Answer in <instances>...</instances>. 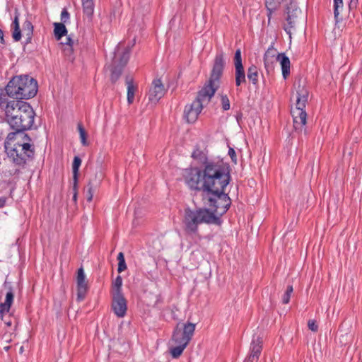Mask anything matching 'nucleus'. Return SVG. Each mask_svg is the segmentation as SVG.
Instances as JSON below:
<instances>
[{
    "mask_svg": "<svg viewBox=\"0 0 362 362\" xmlns=\"http://www.w3.org/2000/svg\"><path fill=\"white\" fill-rule=\"evenodd\" d=\"M23 141L17 140L16 133H8L4 141L5 152L13 164L24 168L27 162L32 160L35 156V146L31 138L24 134Z\"/></svg>",
    "mask_w": 362,
    "mask_h": 362,
    "instance_id": "7ed1b4c3",
    "label": "nucleus"
},
{
    "mask_svg": "<svg viewBox=\"0 0 362 362\" xmlns=\"http://www.w3.org/2000/svg\"><path fill=\"white\" fill-rule=\"evenodd\" d=\"M221 103L222 108L224 111L228 110L230 107V100L226 94H221Z\"/></svg>",
    "mask_w": 362,
    "mask_h": 362,
    "instance_id": "4c0bfd02",
    "label": "nucleus"
},
{
    "mask_svg": "<svg viewBox=\"0 0 362 362\" xmlns=\"http://www.w3.org/2000/svg\"><path fill=\"white\" fill-rule=\"evenodd\" d=\"M37 92V82L28 75L13 76L4 89H0V93L16 99V100H28L35 96Z\"/></svg>",
    "mask_w": 362,
    "mask_h": 362,
    "instance_id": "20e7f679",
    "label": "nucleus"
},
{
    "mask_svg": "<svg viewBox=\"0 0 362 362\" xmlns=\"http://www.w3.org/2000/svg\"><path fill=\"white\" fill-rule=\"evenodd\" d=\"M276 61L279 62L283 77L286 79L290 74L291 62L289 58L284 53H279L276 56Z\"/></svg>",
    "mask_w": 362,
    "mask_h": 362,
    "instance_id": "6ab92c4d",
    "label": "nucleus"
},
{
    "mask_svg": "<svg viewBox=\"0 0 362 362\" xmlns=\"http://www.w3.org/2000/svg\"><path fill=\"white\" fill-rule=\"evenodd\" d=\"M225 65L224 54L221 52L216 55L209 79L204 85L203 88L198 91L197 98L194 100V102H199V104L202 107L211 101V99L218 89L220 79L223 75Z\"/></svg>",
    "mask_w": 362,
    "mask_h": 362,
    "instance_id": "39448f33",
    "label": "nucleus"
},
{
    "mask_svg": "<svg viewBox=\"0 0 362 362\" xmlns=\"http://www.w3.org/2000/svg\"><path fill=\"white\" fill-rule=\"evenodd\" d=\"M187 345H186V342L182 344H177L176 346L172 347L170 349V354L173 358H177L181 356L184 349L186 348Z\"/></svg>",
    "mask_w": 362,
    "mask_h": 362,
    "instance_id": "c756f323",
    "label": "nucleus"
},
{
    "mask_svg": "<svg viewBox=\"0 0 362 362\" xmlns=\"http://www.w3.org/2000/svg\"><path fill=\"white\" fill-rule=\"evenodd\" d=\"M122 279L118 275L112 283L111 295L123 294L122 293Z\"/></svg>",
    "mask_w": 362,
    "mask_h": 362,
    "instance_id": "393cba45",
    "label": "nucleus"
},
{
    "mask_svg": "<svg viewBox=\"0 0 362 362\" xmlns=\"http://www.w3.org/2000/svg\"><path fill=\"white\" fill-rule=\"evenodd\" d=\"M67 29L62 23H54V35L57 40H60L62 37L66 35Z\"/></svg>",
    "mask_w": 362,
    "mask_h": 362,
    "instance_id": "5701e85b",
    "label": "nucleus"
},
{
    "mask_svg": "<svg viewBox=\"0 0 362 362\" xmlns=\"http://www.w3.org/2000/svg\"><path fill=\"white\" fill-rule=\"evenodd\" d=\"M294 86L296 88V108L291 110L293 119L306 113L304 109L309 94L308 90L305 88V84L301 83V80H299Z\"/></svg>",
    "mask_w": 362,
    "mask_h": 362,
    "instance_id": "9d476101",
    "label": "nucleus"
},
{
    "mask_svg": "<svg viewBox=\"0 0 362 362\" xmlns=\"http://www.w3.org/2000/svg\"><path fill=\"white\" fill-rule=\"evenodd\" d=\"M0 108L5 113V119L16 133L30 129L34 124L35 112L28 103L23 100H9L0 93Z\"/></svg>",
    "mask_w": 362,
    "mask_h": 362,
    "instance_id": "f03ea898",
    "label": "nucleus"
},
{
    "mask_svg": "<svg viewBox=\"0 0 362 362\" xmlns=\"http://www.w3.org/2000/svg\"><path fill=\"white\" fill-rule=\"evenodd\" d=\"M334 1V15L336 21H339V16L340 9L342 10L344 7L343 0H333Z\"/></svg>",
    "mask_w": 362,
    "mask_h": 362,
    "instance_id": "7c9ffc66",
    "label": "nucleus"
},
{
    "mask_svg": "<svg viewBox=\"0 0 362 362\" xmlns=\"http://www.w3.org/2000/svg\"><path fill=\"white\" fill-rule=\"evenodd\" d=\"M7 324V325L10 326L11 325V323L10 322H6Z\"/></svg>",
    "mask_w": 362,
    "mask_h": 362,
    "instance_id": "864d4df0",
    "label": "nucleus"
},
{
    "mask_svg": "<svg viewBox=\"0 0 362 362\" xmlns=\"http://www.w3.org/2000/svg\"><path fill=\"white\" fill-rule=\"evenodd\" d=\"M129 47L125 48L122 52H119V46L115 48L111 65V81L113 83L116 82L121 76L123 68L129 61Z\"/></svg>",
    "mask_w": 362,
    "mask_h": 362,
    "instance_id": "0eeeda50",
    "label": "nucleus"
},
{
    "mask_svg": "<svg viewBox=\"0 0 362 362\" xmlns=\"http://www.w3.org/2000/svg\"><path fill=\"white\" fill-rule=\"evenodd\" d=\"M0 43L2 45L5 44V40L4 38V32L1 29H0Z\"/></svg>",
    "mask_w": 362,
    "mask_h": 362,
    "instance_id": "a18cd8bd",
    "label": "nucleus"
},
{
    "mask_svg": "<svg viewBox=\"0 0 362 362\" xmlns=\"http://www.w3.org/2000/svg\"><path fill=\"white\" fill-rule=\"evenodd\" d=\"M293 291V286L288 285L282 296V303L288 304L290 301L291 296Z\"/></svg>",
    "mask_w": 362,
    "mask_h": 362,
    "instance_id": "f704fd0d",
    "label": "nucleus"
},
{
    "mask_svg": "<svg viewBox=\"0 0 362 362\" xmlns=\"http://www.w3.org/2000/svg\"><path fill=\"white\" fill-rule=\"evenodd\" d=\"M192 157L194 159L199 160V162L204 165L203 170L199 169L201 171V183L205 182V172L206 170V168H216L218 167L220 169L223 170L225 173L230 171V166L228 164L224 163L223 161H213L208 160V158L206 154L198 147L197 146L196 149L192 152Z\"/></svg>",
    "mask_w": 362,
    "mask_h": 362,
    "instance_id": "6e6552de",
    "label": "nucleus"
},
{
    "mask_svg": "<svg viewBox=\"0 0 362 362\" xmlns=\"http://www.w3.org/2000/svg\"><path fill=\"white\" fill-rule=\"evenodd\" d=\"M69 13H68V11L66 9H64L61 13V20L63 21L64 22H66V20L69 19Z\"/></svg>",
    "mask_w": 362,
    "mask_h": 362,
    "instance_id": "37998d69",
    "label": "nucleus"
},
{
    "mask_svg": "<svg viewBox=\"0 0 362 362\" xmlns=\"http://www.w3.org/2000/svg\"><path fill=\"white\" fill-rule=\"evenodd\" d=\"M103 178V175L101 171L96 173L93 178L90 179L88 184L86 186V199L88 202H91L93 197V193L98 187L100 185V182Z\"/></svg>",
    "mask_w": 362,
    "mask_h": 362,
    "instance_id": "a211bd4d",
    "label": "nucleus"
},
{
    "mask_svg": "<svg viewBox=\"0 0 362 362\" xmlns=\"http://www.w3.org/2000/svg\"><path fill=\"white\" fill-rule=\"evenodd\" d=\"M308 327L309 329L313 332H317L318 330V325L316 323V321L314 320H310L308 322Z\"/></svg>",
    "mask_w": 362,
    "mask_h": 362,
    "instance_id": "a19ab883",
    "label": "nucleus"
},
{
    "mask_svg": "<svg viewBox=\"0 0 362 362\" xmlns=\"http://www.w3.org/2000/svg\"><path fill=\"white\" fill-rule=\"evenodd\" d=\"M126 83L127 85V101L129 104H132L134 100L136 87L133 83V79L129 76L126 78Z\"/></svg>",
    "mask_w": 362,
    "mask_h": 362,
    "instance_id": "4be33fe9",
    "label": "nucleus"
},
{
    "mask_svg": "<svg viewBox=\"0 0 362 362\" xmlns=\"http://www.w3.org/2000/svg\"><path fill=\"white\" fill-rule=\"evenodd\" d=\"M247 78L251 81L252 84L256 85L258 83V69L256 66L252 65L247 69Z\"/></svg>",
    "mask_w": 362,
    "mask_h": 362,
    "instance_id": "a878e982",
    "label": "nucleus"
},
{
    "mask_svg": "<svg viewBox=\"0 0 362 362\" xmlns=\"http://www.w3.org/2000/svg\"><path fill=\"white\" fill-rule=\"evenodd\" d=\"M357 4H358V0H351V1L349 3V7L351 8L353 4H354L356 6Z\"/></svg>",
    "mask_w": 362,
    "mask_h": 362,
    "instance_id": "09e8293b",
    "label": "nucleus"
},
{
    "mask_svg": "<svg viewBox=\"0 0 362 362\" xmlns=\"http://www.w3.org/2000/svg\"><path fill=\"white\" fill-rule=\"evenodd\" d=\"M205 182L201 183V171L198 168L185 169L184 178L191 189L202 192V201L210 212L216 216L226 213L231 200L225 189L230 181V171L224 172L218 167L206 168Z\"/></svg>",
    "mask_w": 362,
    "mask_h": 362,
    "instance_id": "f257e3e1",
    "label": "nucleus"
},
{
    "mask_svg": "<svg viewBox=\"0 0 362 362\" xmlns=\"http://www.w3.org/2000/svg\"><path fill=\"white\" fill-rule=\"evenodd\" d=\"M84 16L89 21H92L94 13V4L93 0H81Z\"/></svg>",
    "mask_w": 362,
    "mask_h": 362,
    "instance_id": "412c9836",
    "label": "nucleus"
},
{
    "mask_svg": "<svg viewBox=\"0 0 362 362\" xmlns=\"http://www.w3.org/2000/svg\"><path fill=\"white\" fill-rule=\"evenodd\" d=\"M21 173L20 169H16L13 175H18Z\"/></svg>",
    "mask_w": 362,
    "mask_h": 362,
    "instance_id": "3c124183",
    "label": "nucleus"
},
{
    "mask_svg": "<svg viewBox=\"0 0 362 362\" xmlns=\"http://www.w3.org/2000/svg\"><path fill=\"white\" fill-rule=\"evenodd\" d=\"M182 223L186 233L196 235L198 233V228L200 224L219 226L221 223V220L218 216L210 212V210L206 208L191 209L187 207L184 211Z\"/></svg>",
    "mask_w": 362,
    "mask_h": 362,
    "instance_id": "423d86ee",
    "label": "nucleus"
},
{
    "mask_svg": "<svg viewBox=\"0 0 362 362\" xmlns=\"http://www.w3.org/2000/svg\"><path fill=\"white\" fill-rule=\"evenodd\" d=\"M6 201V197H0V209L5 206Z\"/></svg>",
    "mask_w": 362,
    "mask_h": 362,
    "instance_id": "49530a36",
    "label": "nucleus"
},
{
    "mask_svg": "<svg viewBox=\"0 0 362 362\" xmlns=\"http://www.w3.org/2000/svg\"><path fill=\"white\" fill-rule=\"evenodd\" d=\"M203 107L199 104V102L193 101L191 104L185 106L184 115L187 121L189 123L194 122L202 112Z\"/></svg>",
    "mask_w": 362,
    "mask_h": 362,
    "instance_id": "2eb2a0df",
    "label": "nucleus"
},
{
    "mask_svg": "<svg viewBox=\"0 0 362 362\" xmlns=\"http://www.w3.org/2000/svg\"><path fill=\"white\" fill-rule=\"evenodd\" d=\"M266 7L267 11H276L277 8V4L274 0H267L266 1Z\"/></svg>",
    "mask_w": 362,
    "mask_h": 362,
    "instance_id": "ea45409f",
    "label": "nucleus"
},
{
    "mask_svg": "<svg viewBox=\"0 0 362 362\" xmlns=\"http://www.w3.org/2000/svg\"><path fill=\"white\" fill-rule=\"evenodd\" d=\"M6 351H8L9 349V346H6L4 348Z\"/></svg>",
    "mask_w": 362,
    "mask_h": 362,
    "instance_id": "5fc2aeb1",
    "label": "nucleus"
},
{
    "mask_svg": "<svg viewBox=\"0 0 362 362\" xmlns=\"http://www.w3.org/2000/svg\"><path fill=\"white\" fill-rule=\"evenodd\" d=\"M112 310L118 317H123L127 313V304L124 294L112 295Z\"/></svg>",
    "mask_w": 362,
    "mask_h": 362,
    "instance_id": "ddd939ff",
    "label": "nucleus"
},
{
    "mask_svg": "<svg viewBox=\"0 0 362 362\" xmlns=\"http://www.w3.org/2000/svg\"><path fill=\"white\" fill-rule=\"evenodd\" d=\"M118 260V267L117 272L121 273L127 269V264L125 262L124 255L123 252H120L117 255Z\"/></svg>",
    "mask_w": 362,
    "mask_h": 362,
    "instance_id": "2f4dec72",
    "label": "nucleus"
},
{
    "mask_svg": "<svg viewBox=\"0 0 362 362\" xmlns=\"http://www.w3.org/2000/svg\"><path fill=\"white\" fill-rule=\"evenodd\" d=\"M301 11L298 8L296 2L293 0H290L289 4L286 7V21L288 26L284 28L285 31L290 36L291 35V29L294 28L295 19L298 17Z\"/></svg>",
    "mask_w": 362,
    "mask_h": 362,
    "instance_id": "f8f14e48",
    "label": "nucleus"
},
{
    "mask_svg": "<svg viewBox=\"0 0 362 362\" xmlns=\"http://www.w3.org/2000/svg\"><path fill=\"white\" fill-rule=\"evenodd\" d=\"M78 176L73 177V193L75 192H78Z\"/></svg>",
    "mask_w": 362,
    "mask_h": 362,
    "instance_id": "c03bdc74",
    "label": "nucleus"
},
{
    "mask_svg": "<svg viewBox=\"0 0 362 362\" xmlns=\"http://www.w3.org/2000/svg\"><path fill=\"white\" fill-rule=\"evenodd\" d=\"M276 59H274L264 58V67L268 74H269L270 71L274 70V63Z\"/></svg>",
    "mask_w": 362,
    "mask_h": 362,
    "instance_id": "58836bf2",
    "label": "nucleus"
},
{
    "mask_svg": "<svg viewBox=\"0 0 362 362\" xmlns=\"http://www.w3.org/2000/svg\"><path fill=\"white\" fill-rule=\"evenodd\" d=\"M20 352H21V353H23V346H21V347L20 348Z\"/></svg>",
    "mask_w": 362,
    "mask_h": 362,
    "instance_id": "603ef678",
    "label": "nucleus"
},
{
    "mask_svg": "<svg viewBox=\"0 0 362 362\" xmlns=\"http://www.w3.org/2000/svg\"><path fill=\"white\" fill-rule=\"evenodd\" d=\"M277 54H278L277 51L274 47V44H272L270 45V47L267 49V50L266 51V52L264 55V58L276 59Z\"/></svg>",
    "mask_w": 362,
    "mask_h": 362,
    "instance_id": "c9c22d12",
    "label": "nucleus"
},
{
    "mask_svg": "<svg viewBox=\"0 0 362 362\" xmlns=\"http://www.w3.org/2000/svg\"><path fill=\"white\" fill-rule=\"evenodd\" d=\"M77 196H78V192H75L73 193V201L74 202L75 204L76 203V201H77Z\"/></svg>",
    "mask_w": 362,
    "mask_h": 362,
    "instance_id": "8fccbe9b",
    "label": "nucleus"
},
{
    "mask_svg": "<svg viewBox=\"0 0 362 362\" xmlns=\"http://www.w3.org/2000/svg\"><path fill=\"white\" fill-rule=\"evenodd\" d=\"M235 85L240 86L241 84L246 83L245 73L244 67L235 68Z\"/></svg>",
    "mask_w": 362,
    "mask_h": 362,
    "instance_id": "cd10ccee",
    "label": "nucleus"
},
{
    "mask_svg": "<svg viewBox=\"0 0 362 362\" xmlns=\"http://www.w3.org/2000/svg\"><path fill=\"white\" fill-rule=\"evenodd\" d=\"M194 330L195 324L187 322L181 325L179 323L173 332L171 340L175 344H182L186 341V345H187L194 334Z\"/></svg>",
    "mask_w": 362,
    "mask_h": 362,
    "instance_id": "1a4fd4ad",
    "label": "nucleus"
},
{
    "mask_svg": "<svg viewBox=\"0 0 362 362\" xmlns=\"http://www.w3.org/2000/svg\"><path fill=\"white\" fill-rule=\"evenodd\" d=\"M23 31L26 37V44L30 43L33 33V25L32 23L26 20L23 25Z\"/></svg>",
    "mask_w": 362,
    "mask_h": 362,
    "instance_id": "b1692460",
    "label": "nucleus"
},
{
    "mask_svg": "<svg viewBox=\"0 0 362 362\" xmlns=\"http://www.w3.org/2000/svg\"><path fill=\"white\" fill-rule=\"evenodd\" d=\"M4 287L8 291L6 294L5 301L0 303V315L1 317L9 312L14 299V294L11 284L5 281Z\"/></svg>",
    "mask_w": 362,
    "mask_h": 362,
    "instance_id": "f3484780",
    "label": "nucleus"
},
{
    "mask_svg": "<svg viewBox=\"0 0 362 362\" xmlns=\"http://www.w3.org/2000/svg\"><path fill=\"white\" fill-rule=\"evenodd\" d=\"M234 66L235 68L243 67L240 49H238L235 52Z\"/></svg>",
    "mask_w": 362,
    "mask_h": 362,
    "instance_id": "e433bc0d",
    "label": "nucleus"
},
{
    "mask_svg": "<svg viewBox=\"0 0 362 362\" xmlns=\"http://www.w3.org/2000/svg\"><path fill=\"white\" fill-rule=\"evenodd\" d=\"M12 27L13 28L12 37L15 41L18 42L21 39V31L19 25L18 15L15 16L14 20L12 23Z\"/></svg>",
    "mask_w": 362,
    "mask_h": 362,
    "instance_id": "bb28decb",
    "label": "nucleus"
},
{
    "mask_svg": "<svg viewBox=\"0 0 362 362\" xmlns=\"http://www.w3.org/2000/svg\"><path fill=\"white\" fill-rule=\"evenodd\" d=\"M165 90L160 79L153 81L152 87L149 90L148 99L153 103H157L165 95Z\"/></svg>",
    "mask_w": 362,
    "mask_h": 362,
    "instance_id": "4468645a",
    "label": "nucleus"
},
{
    "mask_svg": "<svg viewBox=\"0 0 362 362\" xmlns=\"http://www.w3.org/2000/svg\"><path fill=\"white\" fill-rule=\"evenodd\" d=\"M77 127H78V130L79 132L81 142L82 145L84 146H87L88 145V142L87 141V133H86L85 129L83 128V125L81 123L78 124Z\"/></svg>",
    "mask_w": 362,
    "mask_h": 362,
    "instance_id": "473e14b6",
    "label": "nucleus"
},
{
    "mask_svg": "<svg viewBox=\"0 0 362 362\" xmlns=\"http://www.w3.org/2000/svg\"><path fill=\"white\" fill-rule=\"evenodd\" d=\"M73 40L69 37H66L65 42H62L60 44L63 47V52L64 55L68 57L69 59H73L74 57V49H73Z\"/></svg>",
    "mask_w": 362,
    "mask_h": 362,
    "instance_id": "aec40b11",
    "label": "nucleus"
},
{
    "mask_svg": "<svg viewBox=\"0 0 362 362\" xmlns=\"http://www.w3.org/2000/svg\"><path fill=\"white\" fill-rule=\"evenodd\" d=\"M76 283H77V300L78 301H81L85 298L87 290L88 285L86 281V275L84 274L83 269L82 267L78 269L77 277H76Z\"/></svg>",
    "mask_w": 362,
    "mask_h": 362,
    "instance_id": "dca6fc26",
    "label": "nucleus"
},
{
    "mask_svg": "<svg viewBox=\"0 0 362 362\" xmlns=\"http://www.w3.org/2000/svg\"><path fill=\"white\" fill-rule=\"evenodd\" d=\"M262 350V339L258 335H253L250 345L249 354L244 362H257Z\"/></svg>",
    "mask_w": 362,
    "mask_h": 362,
    "instance_id": "9b49d317",
    "label": "nucleus"
},
{
    "mask_svg": "<svg viewBox=\"0 0 362 362\" xmlns=\"http://www.w3.org/2000/svg\"><path fill=\"white\" fill-rule=\"evenodd\" d=\"M81 159L78 156H75L74 158L73 163H72V173L73 177L78 176V170L79 168L81 165Z\"/></svg>",
    "mask_w": 362,
    "mask_h": 362,
    "instance_id": "72a5a7b5",
    "label": "nucleus"
},
{
    "mask_svg": "<svg viewBox=\"0 0 362 362\" xmlns=\"http://www.w3.org/2000/svg\"><path fill=\"white\" fill-rule=\"evenodd\" d=\"M274 11H267V16L268 17V22L269 23L270 22V20L272 18V13L274 12Z\"/></svg>",
    "mask_w": 362,
    "mask_h": 362,
    "instance_id": "de8ad7c7",
    "label": "nucleus"
},
{
    "mask_svg": "<svg viewBox=\"0 0 362 362\" xmlns=\"http://www.w3.org/2000/svg\"><path fill=\"white\" fill-rule=\"evenodd\" d=\"M228 155L230 157L232 161L234 163H237V157H236V153H235V150L230 147L229 148V150H228Z\"/></svg>",
    "mask_w": 362,
    "mask_h": 362,
    "instance_id": "79ce46f5",
    "label": "nucleus"
},
{
    "mask_svg": "<svg viewBox=\"0 0 362 362\" xmlns=\"http://www.w3.org/2000/svg\"><path fill=\"white\" fill-rule=\"evenodd\" d=\"M306 119H307V113H303V115L293 119V127H294L295 129L296 130H298V129L301 130L303 127L306 123Z\"/></svg>",
    "mask_w": 362,
    "mask_h": 362,
    "instance_id": "c85d7f7f",
    "label": "nucleus"
}]
</instances>
